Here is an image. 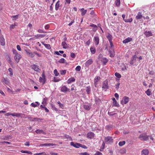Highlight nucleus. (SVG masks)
Listing matches in <instances>:
<instances>
[{
    "label": "nucleus",
    "instance_id": "obj_58",
    "mask_svg": "<svg viewBox=\"0 0 155 155\" xmlns=\"http://www.w3.org/2000/svg\"><path fill=\"white\" fill-rule=\"evenodd\" d=\"M38 32L40 33H45L46 32L44 31L43 30L41 29H39L38 30Z\"/></svg>",
    "mask_w": 155,
    "mask_h": 155
},
{
    "label": "nucleus",
    "instance_id": "obj_62",
    "mask_svg": "<svg viewBox=\"0 0 155 155\" xmlns=\"http://www.w3.org/2000/svg\"><path fill=\"white\" fill-rule=\"evenodd\" d=\"M58 104H59V105L60 107L63 108V105L61 103L60 101H58L57 102Z\"/></svg>",
    "mask_w": 155,
    "mask_h": 155
},
{
    "label": "nucleus",
    "instance_id": "obj_46",
    "mask_svg": "<svg viewBox=\"0 0 155 155\" xmlns=\"http://www.w3.org/2000/svg\"><path fill=\"white\" fill-rule=\"evenodd\" d=\"M9 72V75L11 77H12L13 75L12 70L11 68H9L8 69Z\"/></svg>",
    "mask_w": 155,
    "mask_h": 155
},
{
    "label": "nucleus",
    "instance_id": "obj_40",
    "mask_svg": "<svg viewBox=\"0 0 155 155\" xmlns=\"http://www.w3.org/2000/svg\"><path fill=\"white\" fill-rule=\"evenodd\" d=\"M90 51H91V52L92 54H95V52H96L95 48H92V47L91 48H90Z\"/></svg>",
    "mask_w": 155,
    "mask_h": 155
},
{
    "label": "nucleus",
    "instance_id": "obj_13",
    "mask_svg": "<svg viewBox=\"0 0 155 155\" xmlns=\"http://www.w3.org/2000/svg\"><path fill=\"white\" fill-rule=\"evenodd\" d=\"M0 42L2 46H4L5 45V40L2 35L0 36Z\"/></svg>",
    "mask_w": 155,
    "mask_h": 155
},
{
    "label": "nucleus",
    "instance_id": "obj_31",
    "mask_svg": "<svg viewBox=\"0 0 155 155\" xmlns=\"http://www.w3.org/2000/svg\"><path fill=\"white\" fill-rule=\"evenodd\" d=\"M60 6V1H58L56 3L55 5V10L57 11L58 10Z\"/></svg>",
    "mask_w": 155,
    "mask_h": 155
},
{
    "label": "nucleus",
    "instance_id": "obj_14",
    "mask_svg": "<svg viewBox=\"0 0 155 155\" xmlns=\"http://www.w3.org/2000/svg\"><path fill=\"white\" fill-rule=\"evenodd\" d=\"M149 153V151L147 149H143L141 151V155H148Z\"/></svg>",
    "mask_w": 155,
    "mask_h": 155
},
{
    "label": "nucleus",
    "instance_id": "obj_16",
    "mask_svg": "<svg viewBox=\"0 0 155 155\" xmlns=\"http://www.w3.org/2000/svg\"><path fill=\"white\" fill-rule=\"evenodd\" d=\"M144 34L147 37H149L153 35L152 32L150 31H146L144 32Z\"/></svg>",
    "mask_w": 155,
    "mask_h": 155
},
{
    "label": "nucleus",
    "instance_id": "obj_2",
    "mask_svg": "<svg viewBox=\"0 0 155 155\" xmlns=\"http://www.w3.org/2000/svg\"><path fill=\"white\" fill-rule=\"evenodd\" d=\"M129 101V98L128 97L124 96L123 97L122 100L121 101V104L124 105L128 103Z\"/></svg>",
    "mask_w": 155,
    "mask_h": 155
},
{
    "label": "nucleus",
    "instance_id": "obj_53",
    "mask_svg": "<svg viewBox=\"0 0 155 155\" xmlns=\"http://www.w3.org/2000/svg\"><path fill=\"white\" fill-rule=\"evenodd\" d=\"M133 21V19L132 18H131L130 19L124 20V21L126 22H131Z\"/></svg>",
    "mask_w": 155,
    "mask_h": 155
},
{
    "label": "nucleus",
    "instance_id": "obj_25",
    "mask_svg": "<svg viewBox=\"0 0 155 155\" xmlns=\"http://www.w3.org/2000/svg\"><path fill=\"white\" fill-rule=\"evenodd\" d=\"M39 104L40 103L38 102H35L34 103H32L31 104V106L34 107L38 106Z\"/></svg>",
    "mask_w": 155,
    "mask_h": 155
},
{
    "label": "nucleus",
    "instance_id": "obj_17",
    "mask_svg": "<svg viewBox=\"0 0 155 155\" xmlns=\"http://www.w3.org/2000/svg\"><path fill=\"white\" fill-rule=\"evenodd\" d=\"M107 82L104 81V82L102 87L104 89H107L108 88Z\"/></svg>",
    "mask_w": 155,
    "mask_h": 155
},
{
    "label": "nucleus",
    "instance_id": "obj_51",
    "mask_svg": "<svg viewBox=\"0 0 155 155\" xmlns=\"http://www.w3.org/2000/svg\"><path fill=\"white\" fill-rule=\"evenodd\" d=\"M65 60L64 58H62L59 60L58 62L60 63H65Z\"/></svg>",
    "mask_w": 155,
    "mask_h": 155
},
{
    "label": "nucleus",
    "instance_id": "obj_59",
    "mask_svg": "<svg viewBox=\"0 0 155 155\" xmlns=\"http://www.w3.org/2000/svg\"><path fill=\"white\" fill-rule=\"evenodd\" d=\"M112 127V126L110 125H107L106 127V128L108 130H109Z\"/></svg>",
    "mask_w": 155,
    "mask_h": 155
},
{
    "label": "nucleus",
    "instance_id": "obj_38",
    "mask_svg": "<svg viewBox=\"0 0 155 155\" xmlns=\"http://www.w3.org/2000/svg\"><path fill=\"white\" fill-rule=\"evenodd\" d=\"M17 26V24L16 23H15L13 25H12L10 26V29H12L15 28V26Z\"/></svg>",
    "mask_w": 155,
    "mask_h": 155
},
{
    "label": "nucleus",
    "instance_id": "obj_35",
    "mask_svg": "<svg viewBox=\"0 0 155 155\" xmlns=\"http://www.w3.org/2000/svg\"><path fill=\"white\" fill-rule=\"evenodd\" d=\"M19 16L18 15H13L11 16V18H12L13 20H16L18 18Z\"/></svg>",
    "mask_w": 155,
    "mask_h": 155
},
{
    "label": "nucleus",
    "instance_id": "obj_41",
    "mask_svg": "<svg viewBox=\"0 0 155 155\" xmlns=\"http://www.w3.org/2000/svg\"><path fill=\"white\" fill-rule=\"evenodd\" d=\"M38 134H43L44 132L42 130H40L39 129L35 131Z\"/></svg>",
    "mask_w": 155,
    "mask_h": 155
},
{
    "label": "nucleus",
    "instance_id": "obj_50",
    "mask_svg": "<svg viewBox=\"0 0 155 155\" xmlns=\"http://www.w3.org/2000/svg\"><path fill=\"white\" fill-rule=\"evenodd\" d=\"M113 106L115 107H118L119 106V104L117 103V101H115L113 102Z\"/></svg>",
    "mask_w": 155,
    "mask_h": 155
},
{
    "label": "nucleus",
    "instance_id": "obj_43",
    "mask_svg": "<svg viewBox=\"0 0 155 155\" xmlns=\"http://www.w3.org/2000/svg\"><path fill=\"white\" fill-rule=\"evenodd\" d=\"M145 93L148 96H150L151 94V92L149 89H148L146 91Z\"/></svg>",
    "mask_w": 155,
    "mask_h": 155
},
{
    "label": "nucleus",
    "instance_id": "obj_20",
    "mask_svg": "<svg viewBox=\"0 0 155 155\" xmlns=\"http://www.w3.org/2000/svg\"><path fill=\"white\" fill-rule=\"evenodd\" d=\"M132 40V38L130 37H128L125 39L123 41V42L124 44H126L128 43L131 41Z\"/></svg>",
    "mask_w": 155,
    "mask_h": 155
},
{
    "label": "nucleus",
    "instance_id": "obj_1",
    "mask_svg": "<svg viewBox=\"0 0 155 155\" xmlns=\"http://www.w3.org/2000/svg\"><path fill=\"white\" fill-rule=\"evenodd\" d=\"M14 54L15 55L14 58L16 63H18L19 62L20 59L21 58V56L20 54L17 52V51L13 49L12 50Z\"/></svg>",
    "mask_w": 155,
    "mask_h": 155
},
{
    "label": "nucleus",
    "instance_id": "obj_22",
    "mask_svg": "<svg viewBox=\"0 0 155 155\" xmlns=\"http://www.w3.org/2000/svg\"><path fill=\"white\" fill-rule=\"evenodd\" d=\"M94 134L92 132H89L87 133V137L91 139L94 137Z\"/></svg>",
    "mask_w": 155,
    "mask_h": 155
},
{
    "label": "nucleus",
    "instance_id": "obj_42",
    "mask_svg": "<svg viewBox=\"0 0 155 155\" xmlns=\"http://www.w3.org/2000/svg\"><path fill=\"white\" fill-rule=\"evenodd\" d=\"M43 45H44L45 47L48 49H51V47L50 45L49 44H47L43 43Z\"/></svg>",
    "mask_w": 155,
    "mask_h": 155
},
{
    "label": "nucleus",
    "instance_id": "obj_26",
    "mask_svg": "<svg viewBox=\"0 0 155 155\" xmlns=\"http://www.w3.org/2000/svg\"><path fill=\"white\" fill-rule=\"evenodd\" d=\"M84 107L85 110H90L91 107L90 105L89 104H88L84 105Z\"/></svg>",
    "mask_w": 155,
    "mask_h": 155
},
{
    "label": "nucleus",
    "instance_id": "obj_57",
    "mask_svg": "<svg viewBox=\"0 0 155 155\" xmlns=\"http://www.w3.org/2000/svg\"><path fill=\"white\" fill-rule=\"evenodd\" d=\"M102 154L101 153L98 151H97L96 152V153L94 154V155H102Z\"/></svg>",
    "mask_w": 155,
    "mask_h": 155
},
{
    "label": "nucleus",
    "instance_id": "obj_6",
    "mask_svg": "<svg viewBox=\"0 0 155 155\" xmlns=\"http://www.w3.org/2000/svg\"><path fill=\"white\" fill-rule=\"evenodd\" d=\"M70 145L76 148H79L80 147H82V145L81 144L77 143H74L73 142L70 143Z\"/></svg>",
    "mask_w": 155,
    "mask_h": 155
},
{
    "label": "nucleus",
    "instance_id": "obj_8",
    "mask_svg": "<svg viewBox=\"0 0 155 155\" xmlns=\"http://www.w3.org/2000/svg\"><path fill=\"white\" fill-rule=\"evenodd\" d=\"M61 91L63 92H65L67 91L70 92V89L68 88L65 86H63L61 87Z\"/></svg>",
    "mask_w": 155,
    "mask_h": 155
},
{
    "label": "nucleus",
    "instance_id": "obj_15",
    "mask_svg": "<svg viewBox=\"0 0 155 155\" xmlns=\"http://www.w3.org/2000/svg\"><path fill=\"white\" fill-rule=\"evenodd\" d=\"M99 37L97 36H95L94 37V41L96 45H98L99 43Z\"/></svg>",
    "mask_w": 155,
    "mask_h": 155
},
{
    "label": "nucleus",
    "instance_id": "obj_32",
    "mask_svg": "<svg viewBox=\"0 0 155 155\" xmlns=\"http://www.w3.org/2000/svg\"><path fill=\"white\" fill-rule=\"evenodd\" d=\"M101 61L104 65H106L108 62V60L106 58H104L102 59Z\"/></svg>",
    "mask_w": 155,
    "mask_h": 155
},
{
    "label": "nucleus",
    "instance_id": "obj_34",
    "mask_svg": "<svg viewBox=\"0 0 155 155\" xmlns=\"http://www.w3.org/2000/svg\"><path fill=\"white\" fill-rule=\"evenodd\" d=\"M86 91L88 94H89L91 92V89L90 86H88L86 87Z\"/></svg>",
    "mask_w": 155,
    "mask_h": 155
},
{
    "label": "nucleus",
    "instance_id": "obj_60",
    "mask_svg": "<svg viewBox=\"0 0 155 155\" xmlns=\"http://www.w3.org/2000/svg\"><path fill=\"white\" fill-rule=\"evenodd\" d=\"M37 36H38V37L43 38L45 36V35L43 34H38L37 35Z\"/></svg>",
    "mask_w": 155,
    "mask_h": 155
},
{
    "label": "nucleus",
    "instance_id": "obj_24",
    "mask_svg": "<svg viewBox=\"0 0 155 155\" xmlns=\"http://www.w3.org/2000/svg\"><path fill=\"white\" fill-rule=\"evenodd\" d=\"M23 114L21 113H14L12 114V115L13 116H15L17 117H19L21 115H23Z\"/></svg>",
    "mask_w": 155,
    "mask_h": 155
},
{
    "label": "nucleus",
    "instance_id": "obj_63",
    "mask_svg": "<svg viewBox=\"0 0 155 155\" xmlns=\"http://www.w3.org/2000/svg\"><path fill=\"white\" fill-rule=\"evenodd\" d=\"M52 108L55 111H58V109L55 107L54 105H52Z\"/></svg>",
    "mask_w": 155,
    "mask_h": 155
},
{
    "label": "nucleus",
    "instance_id": "obj_4",
    "mask_svg": "<svg viewBox=\"0 0 155 155\" xmlns=\"http://www.w3.org/2000/svg\"><path fill=\"white\" fill-rule=\"evenodd\" d=\"M104 141L107 143H113V140L112 137L109 136L105 137Z\"/></svg>",
    "mask_w": 155,
    "mask_h": 155
},
{
    "label": "nucleus",
    "instance_id": "obj_29",
    "mask_svg": "<svg viewBox=\"0 0 155 155\" xmlns=\"http://www.w3.org/2000/svg\"><path fill=\"white\" fill-rule=\"evenodd\" d=\"M106 37L109 42L112 41V36L110 34L108 33Z\"/></svg>",
    "mask_w": 155,
    "mask_h": 155
},
{
    "label": "nucleus",
    "instance_id": "obj_9",
    "mask_svg": "<svg viewBox=\"0 0 155 155\" xmlns=\"http://www.w3.org/2000/svg\"><path fill=\"white\" fill-rule=\"evenodd\" d=\"M56 144H54V143H45L41 144H40V147H44V146H50L55 147L56 146Z\"/></svg>",
    "mask_w": 155,
    "mask_h": 155
},
{
    "label": "nucleus",
    "instance_id": "obj_44",
    "mask_svg": "<svg viewBox=\"0 0 155 155\" xmlns=\"http://www.w3.org/2000/svg\"><path fill=\"white\" fill-rule=\"evenodd\" d=\"M54 74L55 76H57L59 74V73L58 72L56 69H55L54 71Z\"/></svg>",
    "mask_w": 155,
    "mask_h": 155
},
{
    "label": "nucleus",
    "instance_id": "obj_7",
    "mask_svg": "<svg viewBox=\"0 0 155 155\" xmlns=\"http://www.w3.org/2000/svg\"><path fill=\"white\" fill-rule=\"evenodd\" d=\"M31 68L34 70L35 71L37 72H40V70L38 68V67L36 65L34 64L31 66Z\"/></svg>",
    "mask_w": 155,
    "mask_h": 155
},
{
    "label": "nucleus",
    "instance_id": "obj_5",
    "mask_svg": "<svg viewBox=\"0 0 155 155\" xmlns=\"http://www.w3.org/2000/svg\"><path fill=\"white\" fill-rule=\"evenodd\" d=\"M139 138L142 140H147L148 139V137L144 134H141L139 136Z\"/></svg>",
    "mask_w": 155,
    "mask_h": 155
},
{
    "label": "nucleus",
    "instance_id": "obj_54",
    "mask_svg": "<svg viewBox=\"0 0 155 155\" xmlns=\"http://www.w3.org/2000/svg\"><path fill=\"white\" fill-rule=\"evenodd\" d=\"M60 81L59 79H58L55 77H54L53 81L54 82H58Z\"/></svg>",
    "mask_w": 155,
    "mask_h": 155
},
{
    "label": "nucleus",
    "instance_id": "obj_64",
    "mask_svg": "<svg viewBox=\"0 0 155 155\" xmlns=\"http://www.w3.org/2000/svg\"><path fill=\"white\" fill-rule=\"evenodd\" d=\"M114 96L117 99H118L119 96L118 94L117 93H115L114 94Z\"/></svg>",
    "mask_w": 155,
    "mask_h": 155
},
{
    "label": "nucleus",
    "instance_id": "obj_36",
    "mask_svg": "<svg viewBox=\"0 0 155 155\" xmlns=\"http://www.w3.org/2000/svg\"><path fill=\"white\" fill-rule=\"evenodd\" d=\"M12 138V136L9 135L5 136L3 139L4 140H8L9 139H11Z\"/></svg>",
    "mask_w": 155,
    "mask_h": 155
},
{
    "label": "nucleus",
    "instance_id": "obj_61",
    "mask_svg": "<svg viewBox=\"0 0 155 155\" xmlns=\"http://www.w3.org/2000/svg\"><path fill=\"white\" fill-rule=\"evenodd\" d=\"M121 70L123 71H125L127 70V68L124 65V67L122 68Z\"/></svg>",
    "mask_w": 155,
    "mask_h": 155
},
{
    "label": "nucleus",
    "instance_id": "obj_11",
    "mask_svg": "<svg viewBox=\"0 0 155 155\" xmlns=\"http://www.w3.org/2000/svg\"><path fill=\"white\" fill-rule=\"evenodd\" d=\"M137 58L135 55L133 56L131 59L130 62V64L133 65L136 62Z\"/></svg>",
    "mask_w": 155,
    "mask_h": 155
},
{
    "label": "nucleus",
    "instance_id": "obj_49",
    "mask_svg": "<svg viewBox=\"0 0 155 155\" xmlns=\"http://www.w3.org/2000/svg\"><path fill=\"white\" fill-rule=\"evenodd\" d=\"M115 75L116 77L118 78H120L121 77L120 74L117 72H116L115 73Z\"/></svg>",
    "mask_w": 155,
    "mask_h": 155
},
{
    "label": "nucleus",
    "instance_id": "obj_21",
    "mask_svg": "<svg viewBox=\"0 0 155 155\" xmlns=\"http://www.w3.org/2000/svg\"><path fill=\"white\" fill-rule=\"evenodd\" d=\"M75 81V79L74 77L70 78L67 81V83L68 84L74 82Z\"/></svg>",
    "mask_w": 155,
    "mask_h": 155
},
{
    "label": "nucleus",
    "instance_id": "obj_47",
    "mask_svg": "<svg viewBox=\"0 0 155 155\" xmlns=\"http://www.w3.org/2000/svg\"><path fill=\"white\" fill-rule=\"evenodd\" d=\"M125 143V142L124 141L120 142L119 143V145L120 146H122L124 145Z\"/></svg>",
    "mask_w": 155,
    "mask_h": 155
},
{
    "label": "nucleus",
    "instance_id": "obj_39",
    "mask_svg": "<svg viewBox=\"0 0 155 155\" xmlns=\"http://www.w3.org/2000/svg\"><path fill=\"white\" fill-rule=\"evenodd\" d=\"M60 72L61 75H64L66 74V70H61L60 71Z\"/></svg>",
    "mask_w": 155,
    "mask_h": 155
},
{
    "label": "nucleus",
    "instance_id": "obj_52",
    "mask_svg": "<svg viewBox=\"0 0 155 155\" xmlns=\"http://www.w3.org/2000/svg\"><path fill=\"white\" fill-rule=\"evenodd\" d=\"M109 42L110 43V48L109 49H111L112 48H114V46L112 43V41Z\"/></svg>",
    "mask_w": 155,
    "mask_h": 155
},
{
    "label": "nucleus",
    "instance_id": "obj_56",
    "mask_svg": "<svg viewBox=\"0 0 155 155\" xmlns=\"http://www.w3.org/2000/svg\"><path fill=\"white\" fill-rule=\"evenodd\" d=\"M79 154L81 155H90L89 153H87V152L81 153Z\"/></svg>",
    "mask_w": 155,
    "mask_h": 155
},
{
    "label": "nucleus",
    "instance_id": "obj_3",
    "mask_svg": "<svg viewBox=\"0 0 155 155\" xmlns=\"http://www.w3.org/2000/svg\"><path fill=\"white\" fill-rule=\"evenodd\" d=\"M41 77H40L39 78V81L41 83H42L43 84L45 82V75L44 73L43 72L42 74Z\"/></svg>",
    "mask_w": 155,
    "mask_h": 155
},
{
    "label": "nucleus",
    "instance_id": "obj_10",
    "mask_svg": "<svg viewBox=\"0 0 155 155\" xmlns=\"http://www.w3.org/2000/svg\"><path fill=\"white\" fill-rule=\"evenodd\" d=\"M108 52L110 54V56L111 57H113L115 55V52L114 48L109 49Z\"/></svg>",
    "mask_w": 155,
    "mask_h": 155
},
{
    "label": "nucleus",
    "instance_id": "obj_30",
    "mask_svg": "<svg viewBox=\"0 0 155 155\" xmlns=\"http://www.w3.org/2000/svg\"><path fill=\"white\" fill-rule=\"evenodd\" d=\"M115 3L116 6L119 7L120 4V0H116Z\"/></svg>",
    "mask_w": 155,
    "mask_h": 155
},
{
    "label": "nucleus",
    "instance_id": "obj_18",
    "mask_svg": "<svg viewBox=\"0 0 155 155\" xmlns=\"http://www.w3.org/2000/svg\"><path fill=\"white\" fill-rule=\"evenodd\" d=\"M93 61L92 59H90L88 60L85 63V65L87 67H88L90 65L92 64Z\"/></svg>",
    "mask_w": 155,
    "mask_h": 155
},
{
    "label": "nucleus",
    "instance_id": "obj_55",
    "mask_svg": "<svg viewBox=\"0 0 155 155\" xmlns=\"http://www.w3.org/2000/svg\"><path fill=\"white\" fill-rule=\"evenodd\" d=\"M81 69V67L80 66H78L75 68L76 71H80Z\"/></svg>",
    "mask_w": 155,
    "mask_h": 155
},
{
    "label": "nucleus",
    "instance_id": "obj_33",
    "mask_svg": "<svg viewBox=\"0 0 155 155\" xmlns=\"http://www.w3.org/2000/svg\"><path fill=\"white\" fill-rule=\"evenodd\" d=\"M6 60L11 65H12V62L9 56H8L6 58Z\"/></svg>",
    "mask_w": 155,
    "mask_h": 155
},
{
    "label": "nucleus",
    "instance_id": "obj_27",
    "mask_svg": "<svg viewBox=\"0 0 155 155\" xmlns=\"http://www.w3.org/2000/svg\"><path fill=\"white\" fill-rule=\"evenodd\" d=\"M61 45L63 46V48L64 49L67 48L68 47V44L65 41H63L62 42Z\"/></svg>",
    "mask_w": 155,
    "mask_h": 155
},
{
    "label": "nucleus",
    "instance_id": "obj_19",
    "mask_svg": "<svg viewBox=\"0 0 155 155\" xmlns=\"http://www.w3.org/2000/svg\"><path fill=\"white\" fill-rule=\"evenodd\" d=\"M143 16L140 12H139L137 15L136 17V18L137 20H140L142 18Z\"/></svg>",
    "mask_w": 155,
    "mask_h": 155
},
{
    "label": "nucleus",
    "instance_id": "obj_37",
    "mask_svg": "<svg viewBox=\"0 0 155 155\" xmlns=\"http://www.w3.org/2000/svg\"><path fill=\"white\" fill-rule=\"evenodd\" d=\"M20 152L21 153H27L29 154H32V153L30 151L21 150L20 151Z\"/></svg>",
    "mask_w": 155,
    "mask_h": 155
},
{
    "label": "nucleus",
    "instance_id": "obj_23",
    "mask_svg": "<svg viewBox=\"0 0 155 155\" xmlns=\"http://www.w3.org/2000/svg\"><path fill=\"white\" fill-rule=\"evenodd\" d=\"M100 78V77H95L94 78V84L95 85V86L96 87L97 86V84L98 83V81L99 79Z\"/></svg>",
    "mask_w": 155,
    "mask_h": 155
},
{
    "label": "nucleus",
    "instance_id": "obj_28",
    "mask_svg": "<svg viewBox=\"0 0 155 155\" xmlns=\"http://www.w3.org/2000/svg\"><path fill=\"white\" fill-rule=\"evenodd\" d=\"M80 11L81 12V15L82 16H84L87 12V10H85L84 8H82L81 9Z\"/></svg>",
    "mask_w": 155,
    "mask_h": 155
},
{
    "label": "nucleus",
    "instance_id": "obj_48",
    "mask_svg": "<svg viewBox=\"0 0 155 155\" xmlns=\"http://www.w3.org/2000/svg\"><path fill=\"white\" fill-rule=\"evenodd\" d=\"M27 53L29 56L32 58L34 57V56H35L34 54L32 52H27Z\"/></svg>",
    "mask_w": 155,
    "mask_h": 155
},
{
    "label": "nucleus",
    "instance_id": "obj_12",
    "mask_svg": "<svg viewBox=\"0 0 155 155\" xmlns=\"http://www.w3.org/2000/svg\"><path fill=\"white\" fill-rule=\"evenodd\" d=\"M2 82L4 84L9 86L10 81L8 79L4 78L2 80Z\"/></svg>",
    "mask_w": 155,
    "mask_h": 155
},
{
    "label": "nucleus",
    "instance_id": "obj_45",
    "mask_svg": "<svg viewBox=\"0 0 155 155\" xmlns=\"http://www.w3.org/2000/svg\"><path fill=\"white\" fill-rule=\"evenodd\" d=\"M64 51H60L59 52L56 51L54 52V54H56L57 55H60L59 53L61 54H63L64 53Z\"/></svg>",
    "mask_w": 155,
    "mask_h": 155
}]
</instances>
